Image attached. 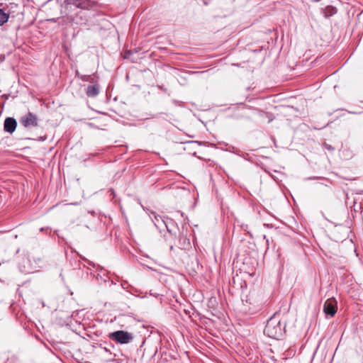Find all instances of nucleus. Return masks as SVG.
I'll use <instances>...</instances> for the list:
<instances>
[{
	"label": "nucleus",
	"mask_w": 363,
	"mask_h": 363,
	"mask_svg": "<svg viewBox=\"0 0 363 363\" xmlns=\"http://www.w3.org/2000/svg\"><path fill=\"white\" fill-rule=\"evenodd\" d=\"M285 325H282L281 320L273 316L270 318L265 325L264 333L272 339H279L284 334Z\"/></svg>",
	"instance_id": "1"
},
{
	"label": "nucleus",
	"mask_w": 363,
	"mask_h": 363,
	"mask_svg": "<svg viewBox=\"0 0 363 363\" xmlns=\"http://www.w3.org/2000/svg\"><path fill=\"white\" fill-rule=\"evenodd\" d=\"M108 337L119 344H128L133 340V334L125 330H117L109 333Z\"/></svg>",
	"instance_id": "2"
},
{
	"label": "nucleus",
	"mask_w": 363,
	"mask_h": 363,
	"mask_svg": "<svg viewBox=\"0 0 363 363\" xmlns=\"http://www.w3.org/2000/svg\"><path fill=\"white\" fill-rule=\"evenodd\" d=\"M20 123L25 128H33L38 125L37 116L31 112H28L19 119Z\"/></svg>",
	"instance_id": "3"
},
{
	"label": "nucleus",
	"mask_w": 363,
	"mask_h": 363,
	"mask_svg": "<svg viewBox=\"0 0 363 363\" xmlns=\"http://www.w3.org/2000/svg\"><path fill=\"white\" fill-rule=\"evenodd\" d=\"M91 0H65V9L68 11L72 6L81 9H88L90 6Z\"/></svg>",
	"instance_id": "4"
},
{
	"label": "nucleus",
	"mask_w": 363,
	"mask_h": 363,
	"mask_svg": "<svg viewBox=\"0 0 363 363\" xmlns=\"http://www.w3.org/2000/svg\"><path fill=\"white\" fill-rule=\"evenodd\" d=\"M337 311V306L334 301L327 300L324 303V312L327 315L333 316Z\"/></svg>",
	"instance_id": "5"
},
{
	"label": "nucleus",
	"mask_w": 363,
	"mask_h": 363,
	"mask_svg": "<svg viewBox=\"0 0 363 363\" xmlns=\"http://www.w3.org/2000/svg\"><path fill=\"white\" fill-rule=\"evenodd\" d=\"M16 121L13 118H6L4 121V128L6 132L12 133L16 128Z\"/></svg>",
	"instance_id": "6"
},
{
	"label": "nucleus",
	"mask_w": 363,
	"mask_h": 363,
	"mask_svg": "<svg viewBox=\"0 0 363 363\" xmlns=\"http://www.w3.org/2000/svg\"><path fill=\"white\" fill-rule=\"evenodd\" d=\"M142 207H143V210L145 211L148 213L149 216L151 218L152 221L155 223V225H157V224H159L160 221L162 223H164L161 216L160 215L157 214L155 211L149 209L148 208H147L144 206H142Z\"/></svg>",
	"instance_id": "7"
},
{
	"label": "nucleus",
	"mask_w": 363,
	"mask_h": 363,
	"mask_svg": "<svg viewBox=\"0 0 363 363\" xmlns=\"http://www.w3.org/2000/svg\"><path fill=\"white\" fill-rule=\"evenodd\" d=\"M89 97H95L99 94V86L97 84L89 85L86 90Z\"/></svg>",
	"instance_id": "8"
},
{
	"label": "nucleus",
	"mask_w": 363,
	"mask_h": 363,
	"mask_svg": "<svg viewBox=\"0 0 363 363\" xmlns=\"http://www.w3.org/2000/svg\"><path fill=\"white\" fill-rule=\"evenodd\" d=\"M337 13V9L333 6H327L322 9V13L326 18L335 15Z\"/></svg>",
	"instance_id": "9"
},
{
	"label": "nucleus",
	"mask_w": 363,
	"mask_h": 363,
	"mask_svg": "<svg viewBox=\"0 0 363 363\" xmlns=\"http://www.w3.org/2000/svg\"><path fill=\"white\" fill-rule=\"evenodd\" d=\"M9 15L0 9V26L7 22Z\"/></svg>",
	"instance_id": "10"
},
{
	"label": "nucleus",
	"mask_w": 363,
	"mask_h": 363,
	"mask_svg": "<svg viewBox=\"0 0 363 363\" xmlns=\"http://www.w3.org/2000/svg\"><path fill=\"white\" fill-rule=\"evenodd\" d=\"M80 79L83 82H89L91 83H94V78L91 75H82L80 77Z\"/></svg>",
	"instance_id": "11"
},
{
	"label": "nucleus",
	"mask_w": 363,
	"mask_h": 363,
	"mask_svg": "<svg viewBox=\"0 0 363 363\" xmlns=\"http://www.w3.org/2000/svg\"><path fill=\"white\" fill-rule=\"evenodd\" d=\"M111 361L116 362V363H127V358L113 359Z\"/></svg>",
	"instance_id": "12"
},
{
	"label": "nucleus",
	"mask_w": 363,
	"mask_h": 363,
	"mask_svg": "<svg viewBox=\"0 0 363 363\" xmlns=\"http://www.w3.org/2000/svg\"><path fill=\"white\" fill-rule=\"evenodd\" d=\"M261 116H265L267 118H268V122L269 123L270 121H272L273 120V117H272V115L269 113H264L262 112L261 113Z\"/></svg>",
	"instance_id": "13"
},
{
	"label": "nucleus",
	"mask_w": 363,
	"mask_h": 363,
	"mask_svg": "<svg viewBox=\"0 0 363 363\" xmlns=\"http://www.w3.org/2000/svg\"><path fill=\"white\" fill-rule=\"evenodd\" d=\"M325 147L329 150H334V148L330 145H328V144H325Z\"/></svg>",
	"instance_id": "14"
},
{
	"label": "nucleus",
	"mask_w": 363,
	"mask_h": 363,
	"mask_svg": "<svg viewBox=\"0 0 363 363\" xmlns=\"http://www.w3.org/2000/svg\"><path fill=\"white\" fill-rule=\"evenodd\" d=\"M128 284V283L126 281H125L124 283H122L121 284V286L123 289H126V285Z\"/></svg>",
	"instance_id": "15"
},
{
	"label": "nucleus",
	"mask_w": 363,
	"mask_h": 363,
	"mask_svg": "<svg viewBox=\"0 0 363 363\" xmlns=\"http://www.w3.org/2000/svg\"><path fill=\"white\" fill-rule=\"evenodd\" d=\"M150 295H152V296H155V297H157V296H158V294H156V293H152L151 291H150Z\"/></svg>",
	"instance_id": "16"
},
{
	"label": "nucleus",
	"mask_w": 363,
	"mask_h": 363,
	"mask_svg": "<svg viewBox=\"0 0 363 363\" xmlns=\"http://www.w3.org/2000/svg\"><path fill=\"white\" fill-rule=\"evenodd\" d=\"M69 19L70 21H75V18L74 17H72V16H70L69 17Z\"/></svg>",
	"instance_id": "17"
},
{
	"label": "nucleus",
	"mask_w": 363,
	"mask_h": 363,
	"mask_svg": "<svg viewBox=\"0 0 363 363\" xmlns=\"http://www.w3.org/2000/svg\"><path fill=\"white\" fill-rule=\"evenodd\" d=\"M104 350H105V351H106V352H110V350H109V349H108L107 347H104Z\"/></svg>",
	"instance_id": "18"
},
{
	"label": "nucleus",
	"mask_w": 363,
	"mask_h": 363,
	"mask_svg": "<svg viewBox=\"0 0 363 363\" xmlns=\"http://www.w3.org/2000/svg\"><path fill=\"white\" fill-rule=\"evenodd\" d=\"M359 209L361 210L362 209V206L361 205H359Z\"/></svg>",
	"instance_id": "19"
},
{
	"label": "nucleus",
	"mask_w": 363,
	"mask_h": 363,
	"mask_svg": "<svg viewBox=\"0 0 363 363\" xmlns=\"http://www.w3.org/2000/svg\"><path fill=\"white\" fill-rule=\"evenodd\" d=\"M351 113H353V114H357L358 113L357 112H351Z\"/></svg>",
	"instance_id": "20"
},
{
	"label": "nucleus",
	"mask_w": 363,
	"mask_h": 363,
	"mask_svg": "<svg viewBox=\"0 0 363 363\" xmlns=\"http://www.w3.org/2000/svg\"><path fill=\"white\" fill-rule=\"evenodd\" d=\"M43 230H44V228H41L40 231H43Z\"/></svg>",
	"instance_id": "21"
}]
</instances>
